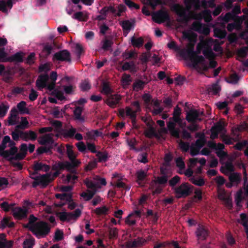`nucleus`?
Here are the masks:
<instances>
[{"mask_svg": "<svg viewBox=\"0 0 248 248\" xmlns=\"http://www.w3.org/2000/svg\"><path fill=\"white\" fill-rule=\"evenodd\" d=\"M201 48L199 47V45L197 46V50L194 51L193 46L190 48H188L185 50H183L181 52V56L185 60H190L192 66L196 67L198 64H201L202 68V70L205 71H207V67L204 62L205 61V58L202 55H198L201 53Z\"/></svg>", "mask_w": 248, "mask_h": 248, "instance_id": "obj_1", "label": "nucleus"}, {"mask_svg": "<svg viewBox=\"0 0 248 248\" xmlns=\"http://www.w3.org/2000/svg\"><path fill=\"white\" fill-rule=\"evenodd\" d=\"M80 163V161H63V170L66 169L70 172L66 175V179L65 180L67 183L74 185L75 181L78 180V176L76 175L77 170L75 168L78 167Z\"/></svg>", "mask_w": 248, "mask_h": 248, "instance_id": "obj_2", "label": "nucleus"}, {"mask_svg": "<svg viewBox=\"0 0 248 248\" xmlns=\"http://www.w3.org/2000/svg\"><path fill=\"white\" fill-rule=\"evenodd\" d=\"M29 230L38 238L44 237L47 235L51 230V226L46 222L41 221L36 222L31 227Z\"/></svg>", "mask_w": 248, "mask_h": 248, "instance_id": "obj_3", "label": "nucleus"}, {"mask_svg": "<svg viewBox=\"0 0 248 248\" xmlns=\"http://www.w3.org/2000/svg\"><path fill=\"white\" fill-rule=\"evenodd\" d=\"M37 171H34L31 173L30 177L34 181L31 184L32 187H36L40 186L42 188H45L52 181L51 175L48 173L42 175H37Z\"/></svg>", "mask_w": 248, "mask_h": 248, "instance_id": "obj_4", "label": "nucleus"}, {"mask_svg": "<svg viewBox=\"0 0 248 248\" xmlns=\"http://www.w3.org/2000/svg\"><path fill=\"white\" fill-rule=\"evenodd\" d=\"M11 136L13 140L16 141H18L20 139L25 141L29 140L34 141L37 138V134L32 130L24 131H12Z\"/></svg>", "mask_w": 248, "mask_h": 248, "instance_id": "obj_5", "label": "nucleus"}, {"mask_svg": "<svg viewBox=\"0 0 248 248\" xmlns=\"http://www.w3.org/2000/svg\"><path fill=\"white\" fill-rule=\"evenodd\" d=\"M190 9V6H187L186 8L179 3L172 4L170 7L171 11L176 13L177 15L181 17L179 21L183 23H187L189 21L190 18V15L191 13H190L189 14H187L186 11L189 10Z\"/></svg>", "mask_w": 248, "mask_h": 248, "instance_id": "obj_6", "label": "nucleus"}, {"mask_svg": "<svg viewBox=\"0 0 248 248\" xmlns=\"http://www.w3.org/2000/svg\"><path fill=\"white\" fill-rule=\"evenodd\" d=\"M192 186L187 183H182L179 186L175 187L174 193L177 199L186 198L192 192Z\"/></svg>", "mask_w": 248, "mask_h": 248, "instance_id": "obj_7", "label": "nucleus"}, {"mask_svg": "<svg viewBox=\"0 0 248 248\" xmlns=\"http://www.w3.org/2000/svg\"><path fill=\"white\" fill-rule=\"evenodd\" d=\"M182 122L183 120L180 118L175 122L170 121L167 123V127L171 137L176 139L180 138V130L179 128H176V124H180Z\"/></svg>", "mask_w": 248, "mask_h": 248, "instance_id": "obj_8", "label": "nucleus"}, {"mask_svg": "<svg viewBox=\"0 0 248 248\" xmlns=\"http://www.w3.org/2000/svg\"><path fill=\"white\" fill-rule=\"evenodd\" d=\"M152 19H153L154 22L160 24L170 20V16L167 11L160 10L154 13L153 15H152Z\"/></svg>", "mask_w": 248, "mask_h": 248, "instance_id": "obj_9", "label": "nucleus"}, {"mask_svg": "<svg viewBox=\"0 0 248 248\" xmlns=\"http://www.w3.org/2000/svg\"><path fill=\"white\" fill-rule=\"evenodd\" d=\"M47 213L56 214L59 220L62 221V203H54L52 206L47 205L45 209Z\"/></svg>", "mask_w": 248, "mask_h": 248, "instance_id": "obj_10", "label": "nucleus"}, {"mask_svg": "<svg viewBox=\"0 0 248 248\" xmlns=\"http://www.w3.org/2000/svg\"><path fill=\"white\" fill-rule=\"evenodd\" d=\"M200 116V110L191 109L186 113V120L187 122H201L202 119Z\"/></svg>", "mask_w": 248, "mask_h": 248, "instance_id": "obj_11", "label": "nucleus"}, {"mask_svg": "<svg viewBox=\"0 0 248 248\" xmlns=\"http://www.w3.org/2000/svg\"><path fill=\"white\" fill-rule=\"evenodd\" d=\"M81 215V211L79 208L76 209L73 212H66L63 210V222L76 221Z\"/></svg>", "mask_w": 248, "mask_h": 248, "instance_id": "obj_12", "label": "nucleus"}, {"mask_svg": "<svg viewBox=\"0 0 248 248\" xmlns=\"http://www.w3.org/2000/svg\"><path fill=\"white\" fill-rule=\"evenodd\" d=\"M121 100V96L118 94H112L108 95V97L106 100L105 102L110 107L114 108L119 103Z\"/></svg>", "mask_w": 248, "mask_h": 248, "instance_id": "obj_13", "label": "nucleus"}, {"mask_svg": "<svg viewBox=\"0 0 248 248\" xmlns=\"http://www.w3.org/2000/svg\"><path fill=\"white\" fill-rule=\"evenodd\" d=\"M48 79L49 77L46 73L40 75L38 76L36 81V86L38 90L41 91L43 88H46Z\"/></svg>", "mask_w": 248, "mask_h": 248, "instance_id": "obj_14", "label": "nucleus"}, {"mask_svg": "<svg viewBox=\"0 0 248 248\" xmlns=\"http://www.w3.org/2000/svg\"><path fill=\"white\" fill-rule=\"evenodd\" d=\"M28 151L27 145L25 143H22L20 146V152L17 153L11 159H14L15 161L22 160L24 159L27 155Z\"/></svg>", "mask_w": 248, "mask_h": 248, "instance_id": "obj_15", "label": "nucleus"}, {"mask_svg": "<svg viewBox=\"0 0 248 248\" xmlns=\"http://www.w3.org/2000/svg\"><path fill=\"white\" fill-rule=\"evenodd\" d=\"M28 211L21 207H16L13 210V216L16 219L21 220L27 217Z\"/></svg>", "mask_w": 248, "mask_h": 248, "instance_id": "obj_16", "label": "nucleus"}, {"mask_svg": "<svg viewBox=\"0 0 248 248\" xmlns=\"http://www.w3.org/2000/svg\"><path fill=\"white\" fill-rule=\"evenodd\" d=\"M0 76H2L3 81L8 83L12 78V73L10 70L5 69L4 64H0Z\"/></svg>", "mask_w": 248, "mask_h": 248, "instance_id": "obj_17", "label": "nucleus"}, {"mask_svg": "<svg viewBox=\"0 0 248 248\" xmlns=\"http://www.w3.org/2000/svg\"><path fill=\"white\" fill-rule=\"evenodd\" d=\"M18 148L17 147H14L10 148L9 150H5L3 152V157L5 158L8 161H11V160H15V159H11V158L14 157L18 153Z\"/></svg>", "mask_w": 248, "mask_h": 248, "instance_id": "obj_18", "label": "nucleus"}, {"mask_svg": "<svg viewBox=\"0 0 248 248\" xmlns=\"http://www.w3.org/2000/svg\"><path fill=\"white\" fill-rule=\"evenodd\" d=\"M53 129L57 132L56 137L61 138L62 136V123L58 120H52L50 121Z\"/></svg>", "mask_w": 248, "mask_h": 248, "instance_id": "obj_19", "label": "nucleus"}, {"mask_svg": "<svg viewBox=\"0 0 248 248\" xmlns=\"http://www.w3.org/2000/svg\"><path fill=\"white\" fill-rule=\"evenodd\" d=\"M33 170L34 171H43L47 172L50 170V166L44 164L42 162L36 161L34 162Z\"/></svg>", "mask_w": 248, "mask_h": 248, "instance_id": "obj_20", "label": "nucleus"}, {"mask_svg": "<svg viewBox=\"0 0 248 248\" xmlns=\"http://www.w3.org/2000/svg\"><path fill=\"white\" fill-rule=\"evenodd\" d=\"M54 141L50 134H46L40 138L38 143L42 145H52Z\"/></svg>", "mask_w": 248, "mask_h": 248, "instance_id": "obj_21", "label": "nucleus"}, {"mask_svg": "<svg viewBox=\"0 0 248 248\" xmlns=\"http://www.w3.org/2000/svg\"><path fill=\"white\" fill-rule=\"evenodd\" d=\"M197 236L202 240H205L208 235V231L205 227L201 226H199L196 231Z\"/></svg>", "mask_w": 248, "mask_h": 248, "instance_id": "obj_22", "label": "nucleus"}, {"mask_svg": "<svg viewBox=\"0 0 248 248\" xmlns=\"http://www.w3.org/2000/svg\"><path fill=\"white\" fill-rule=\"evenodd\" d=\"M76 133L77 129L73 128L72 126L69 129H63V138L72 139Z\"/></svg>", "mask_w": 248, "mask_h": 248, "instance_id": "obj_23", "label": "nucleus"}, {"mask_svg": "<svg viewBox=\"0 0 248 248\" xmlns=\"http://www.w3.org/2000/svg\"><path fill=\"white\" fill-rule=\"evenodd\" d=\"M29 123L26 117H21V122L20 124L16 125L15 130L13 131H23L22 130L25 129L28 127Z\"/></svg>", "mask_w": 248, "mask_h": 248, "instance_id": "obj_24", "label": "nucleus"}, {"mask_svg": "<svg viewBox=\"0 0 248 248\" xmlns=\"http://www.w3.org/2000/svg\"><path fill=\"white\" fill-rule=\"evenodd\" d=\"M26 106L27 103L25 101H21L17 104V108L21 114H29V110Z\"/></svg>", "mask_w": 248, "mask_h": 248, "instance_id": "obj_25", "label": "nucleus"}, {"mask_svg": "<svg viewBox=\"0 0 248 248\" xmlns=\"http://www.w3.org/2000/svg\"><path fill=\"white\" fill-rule=\"evenodd\" d=\"M12 6L13 3L12 0H7V1L0 0V11L3 13H7V7L11 9L12 8Z\"/></svg>", "mask_w": 248, "mask_h": 248, "instance_id": "obj_26", "label": "nucleus"}, {"mask_svg": "<svg viewBox=\"0 0 248 248\" xmlns=\"http://www.w3.org/2000/svg\"><path fill=\"white\" fill-rule=\"evenodd\" d=\"M122 56L125 60H136L138 54L133 50H125L122 54Z\"/></svg>", "mask_w": 248, "mask_h": 248, "instance_id": "obj_27", "label": "nucleus"}, {"mask_svg": "<svg viewBox=\"0 0 248 248\" xmlns=\"http://www.w3.org/2000/svg\"><path fill=\"white\" fill-rule=\"evenodd\" d=\"M73 17L80 22H86L89 16L87 14H84L82 12H78L74 14Z\"/></svg>", "mask_w": 248, "mask_h": 248, "instance_id": "obj_28", "label": "nucleus"}, {"mask_svg": "<svg viewBox=\"0 0 248 248\" xmlns=\"http://www.w3.org/2000/svg\"><path fill=\"white\" fill-rule=\"evenodd\" d=\"M147 176V173L142 170L137 171L136 173V182L139 185H141V182L144 181Z\"/></svg>", "mask_w": 248, "mask_h": 248, "instance_id": "obj_29", "label": "nucleus"}, {"mask_svg": "<svg viewBox=\"0 0 248 248\" xmlns=\"http://www.w3.org/2000/svg\"><path fill=\"white\" fill-rule=\"evenodd\" d=\"M15 224L14 222H10L9 218L8 217H3L1 221H0V228L4 229L6 227H14Z\"/></svg>", "mask_w": 248, "mask_h": 248, "instance_id": "obj_30", "label": "nucleus"}, {"mask_svg": "<svg viewBox=\"0 0 248 248\" xmlns=\"http://www.w3.org/2000/svg\"><path fill=\"white\" fill-rule=\"evenodd\" d=\"M143 38L141 37L137 38L135 36H133L131 38V44L135 47L140 48L143 45Z\"/></svg>", "mask_w": 248, "mask_h": 248, "instance_id": "obj_31", "label": "nucleus"}, {"mask_svg": "<svg viewBox=\"0 0 248 248\" xmlns=\"http://www.w3.org/2000/svg\"><path fill=\"white\" fill-rule=\"evenodd\" d=\"M66 146L67 148L66 154L67 157L69 158V160L70 161H78L77 159H76V155L75 154L74 152L73 151V146L69 144H67Z\"/></svg>", "mask_w": 248, "mask_h": 248, "instance_id": "obj_32", "label": "nucleus"}, {"mask_svg": "<svg viewBox=\"0 0 248 248\" xmlns=\"http://www.w3.org/2000/svg\"><path fill=\"white\" fill-rule=\"evenodd\" d=\"M84 183L87 187L91 189L90 190H96L100 187L98 184L93 183L92 180H89L88 178L84 180Z\"/></svg>", "mask_w": 248, "mask_h": 248, "instance_id": "obj_33", "label": "nucleus"}, {"mask_svg": "<svg viewBox=\"0 0 248 248\" xmlns=\"http://www.w3.org/2000/svg\"><path fill=\"white\" fill-rule=\"evenodd\" d=\"M240 217L241 220V223L245 228V232L248 239V217L246 213H241Z\"/></svg>", "mask_w": 248, "mask_h": 248, "instance_id": "obj_34", "label": "nucleus"}, {"mask_svg": "<svg viewBox=\"0 0 248 248\" xmlns=\"http://www.w3.org/2000/svg\"><path fill=\"white\" fill-rule=\"evenodd\" d=\"M96 190H87V192H83L80 194L85 201H88L93 199V196L96 193Z\"/></svg>", "mask_w": 248, "mask_h": 248, "instance_id": "obj_35", "label": "nucleus"}, {"mask_svg": "<svg viewBox=\"0 0 248 248\" xmlns=\"http://www.w3.org/2000/svg\"><path fill=\"white\" fill-rule=\"evenodd\" d=\"M221 90L220 87L217 83L213 84L211 87H208L207 92L210 95H216Z\"/></svg>", "mask_w": 248, "mask_h": 248, "instance_id": "obj_36", "label": "nucleus"}, {"mask_svg": "<svg viewBox=\"0 0 248 248\" xmlns=\"http://www.w3.org/2000/svg\"><path fill=\"white\" fill-rule=\"evenodd\" d=\"M96 155L98 157L97 161L99 162H105L108 160L109 157L108 154L107 152L98 151Z\"/></svg>", "mask_w": 248, "mask_h": 248, "instance_id": "obj_37", "label": "nucleus"}, {"mask_svg": "<svg viewBox=\"0 0 248 248\" xmlns=\"http://www.w3.org/2000/svg\"><path fill=\"white\" fill-rule=\"evenodd\" d=\"M229 180H230L231 183L238 185L241 181V175L238 173H232L229 176Z\"/></svg>", "mask_w": 248, "mask_h": 248, "instance_id": "obj_38", "label": "nucleus"}, {"mask_svg": "<svg viewBox=\"0 0 248 248\" xmlns=\"http://www.w3.org/2000/svg\"><path fill=\"white\" fill-rule=\"evenodd\" d=\"M23 56L21 52L16 53L10 56L9 62H23Z\"/></svg>", "mask_w": 248, "mask_h": 248, "instance_id": "obj_39", "label": "nucleus"}, {"mask_svg": "<svg viewBox=\"0 0 248 248\" xmlns=\"http://www.w3.org/2000/svg\"><path fill=\"white\" fill-rule=\"evenodd\" d=\"M52 170L55 171L53 173V176L54 177H56L60 175L62 170V161H60L58 163L54 164L52 166Z\"/></svg>", "mask_w": 248, "mask_h": 248, "instance_id": "obj_40", "label": "nucleus"}, {"mask_svg": "<svg viewBox=\"0 0 248 248\" xmlns=\"http://www.w3.org/2000/svg\"><path fill=\"white\" fill-rule=\"evenodd\" d=\"M147 125L149 126V129L145 131V137L147 138H151L156 136V134L155 128L150 125L149 123L147 124Z\"/></svg>", "mask_w": 248, "mask_h": 248, "instance_id": "obj_41", "label": "nucleus"}, {"mask_svg": "<svg viewBox=\"0 0 248 248\" xmlns=\"http://www.w3.org/2000/svg\"><path fill=\"white\" fill-rule=\"evenodd\" d=\"M121 25L124 30V34H125V36L126 34L130 31L132 24L129 20H124L121 22Z\"/></svg>", "mask_w": 248, "mask_h": 248, "instance_id": "obj_42", "label": "nucleus"}, {"mask_svg": "<svg viewBox=\"0 0 248 248\" xmlns=\"http://www.w3.org/2000/svg\"><path fill=\"white\" fill-rule=\"evenodd\" d=\"M191 28L193 31L201 33L203 29V25L200 21H194L192 23Z\"/></svg>", "mask_w": 248, "mask_h": 248, "instance_id": "obj_43", "label": "nucleus"}, {"mask_svg": "<svg viewBox=\"0 0 248 248\" xmlns=\"http://www.w3.org/2000/svg\"><path fill=\"white\" fill-rule=\"evenodd\" d=\"M83 109L82 108L80 107H77L76 109L74 110V115L76 120H78L80 122H84V119L81 115L82 114Z\"/></svg>", "mask_w": 248, "mask_h": 248, "instance_id": "obj_44", "label": "nucleus"}, {"mask_svg": "<svg viewBox=\"0 0 248 248\" xmlns=\"http://www.w3.org/2000/svg\"><path fill=\"white\" fill-rule=\"evenodd\" d=\"M168 182V176L164 175L161 176H157L155 180V184L161 185L165 186Z\"/></svg>", "mask_w": 248, "mask_h": 248, "instance_id": "obj_45", "label": "nucleus"}, {"mask_svg": "<svg viewBox=\"0 0 248 248\" xmlns=\"http://www.w3.org/2000/svg\"><path fill=\"white\" fill-rule=\"evenodd\" d=\"M123 71L130 70L131 71H135V64L134 61L125 62L122 66Z\"/></svg>", "mask_w": 248, "mask_h": 248, "instance_id": "obj_46", "label": "nucleus"}, {"mask_svg": "<svg viewBox=\"0 0 248 248\" xmlns=\"http://www.w3.org/2000/svg\"><path fill=\"white\" fill-rule=\"evenodd\" d=\"M10 57L5 51L3 47L0 48V62H6L9 61Z\"/></svg>", "mask_w": 248, "mask_h": 248, "instance_id": "obj_47", "label": "nucleus"}, {"mask_svg": "<svg viewBox=\"0 0 248 248\" xmlns=\"http://www.w3.org/2000/svg\"><path fill=\"white\" fill-rule=\"evenodd\" d=\"M145 82L140 80H138L134 82L133 84V88L134 91L137 92L143 89Z\"/></svg>", "mask_w": 248, "mask_h": 248, "instance_id": "obj_48", "label": "nucleus"}, {"mask_svg": "<svg viewBox=\"0 0 248 248\" xmlns=\"http://www.w3.org/2000/svg\"><path fill=\"white\" fill-rule=\"evenodd\" d=\"M190 124L187 125L186 129L188 130L191 133L195 132L199 130L200 129V127L199 126L198 124H197V122H188Z\"/></svg>", "mask_w": 248, "mask_h": 248, "instance_id": "obj_49", "label": "nucleus"}, {"mask_svg": "<svg viewBox=\"0 0 248 248\" xmlns=\"http://www.w3.org/2000/svg\"><path fill=\"white\" fill-rule=\"evenodd\" d=\"M113 92L111 88H110L108 82H103L102 92L105 95H108L111 94Z\"/></svg>", "mask_w": 248, "mask_h": 248, "instance_id": "obj_50", "label": "nucleus"}, {"mask_svg": "<svg viewBox=\"0 0 248 248\" xmlns=\"http://www.w3.org/2000/svg\"><path fill=\"white\" fill-rule=\"evenodd\" d=\"M108 211V207L104 206L101 207H97L94 209L93 212L98 216L102 215H105L107 214Z\"/></svg>", "mask_w": 248, "mask_h": 248, "instance_id": "obj_51", "label": "nucleus"}, {"mask_svg": "<svg viewBox=\"0 0 248 248\" xmlns=\"http://www.w3.org/2000/svg\"><path fill=\"white\" fill-rule=\"evenodd\" d=\"M214 33H215V37L220 39L225 38L227 34L226 31H222L220 29H215V30H214Z\"/></svg>", "mask_w": 248, "mask_h": 248, "instance_id": "obj_52", "label": "nucleus"}, {"mask_svg": "<svg viewBox=\"0 0 248 248\" xmlns=\"http://www.w3.org/2000/svg\"><path fill=\"white\" fill-rule=\"evenodd\" d=\"M75 86L72 84L63 85V93L67 94H72L74 92Z\"/></svg>", "mask_w": 248, "mask_h": 248, "instance_id": "obj_53", "label": "nucleus"}, {"mask_svg": "<svg viewBox=\"0 0 248 248\" xmlns=\"http://www.w3.org/2000/svg\"><path fill=\"white\" fill-rule=\"evenodd\" d=\"M79 87L83 92H86L90 89L91 84L88 80L85 79L80 84Z\"/></svg>", "mask_w": 248, "mask_h": 248, "instance_id": "obj_54", "label": "nucleus"}, {"mask_svg": "<svg viewBox=\"0 0 248 248\" xmlns=\"http://www.w3.org/2000/svg\"><path fill=\"white\" fill-rule=\"evenodd\" d=\"M248 52V47L247 46L242 47L239 49H238L237 55L238 57L244 58L247 56Z\"/></svg>", "mask_w": 248, "mask_h": 248, "instance_id": "obj_55", "label": "nucleus"}, {"mask_svg": "<svg viewBox=\"0 0 248 248\" xmlns=\"http://www.w3.org/2000/svg\"><path fill=\"white\" fill-rule=\"evenodd\" d=\"M246 129V125L241 124L238 125L237 127L235 128L234 129H232V134L234 136L239 138L240 134H238V132H242L243 130Z\"/></svg>", "mask_w": 248, "mask_h": 248, "instance_id": "obj_56", "label": "nucleus"}, {"mask_svg": "<svg viewBox=\"0 0 248 248\" xmlns=\"http://www.w3.org/2000/svg\"><path fill=\"white\" fill-rule=\"evenodd\" d=\"M223 130L222 125L220 123H217L215 125L213 126L211 129V132L214 133L219 134Z\"/></svg>", "mask_w": 248, "mask_h": 248, "instance_id": "obj_57", "label": "nucleus"}, {"mask_svg": "<svg viewBox=\"0 0 248 248\" xmlns=\"http://www.w3.org/2000/svg\"><path fill=\"white\" fill-rule=\"evenodd\" d=\"M236 15H234L233 14L228 12L226 13L224 16H220L222 17V20L223 22L225 23H228L231 20H233V18Z\"/></svg>", "mask_w": 248, "mask_h": 248, "instance_id": "obj_58", "label": "nucleus"}, {"mask_svg": "<svg viewBox=\"0 0 248 248\" xmlns=\"http://www.w3.org/2000/svg\"><path fill=\"white\" fill-rule=\"evenodd\" d=\"M190 181L193 184L200 186H202L204 185L205 184V180L202 178H200L198 179L192 178L190 179Z\"/></svg>", "mask_w": 248, "mask_h": 248, "instance_id": "obj_59", "label": "nucleus"}, {"mask_svg": "<svg viewBox=\"0 0 248 248\" xmlns=\"http://www.w3.org/2000/svg\"><path fill=\"white\" fill-rule=\"evenodd\" d=\"M180 182V177L178 175H175L169 181V184L170 187H173Z\"/></svg>", "mask_w": 248, "mask_h": 248, "instance_id": "obj_60", "label": "nucleus"}, {"mask_svg": "<svg viewBox=\"0 0 248 248\" xmlns=\"http://www.w3.org/2000/svg\"><path fill=\"white\" fill-rule=\"evenodd\" d=\"M72 194L71 193H63V206L66 204V203L72 202Z\"/></svg>", "mask_w": 248, "mask_h": 248, "instance_id": "obj_61", "label": "nucleus"}, {"mask_svg": "<svg viewBox=\"0 0 248 248\" xmlns=\"http://www.w3.org/2000/svg\"><path fill=\"white\" fill-rule=\"evenodd\" d=\"M50 70V65L48 63L42 64L38 67V72L40 73L45 72L46 73Z\"/></svg>", "mask_w": 248, "mask_h": 248, "instance_id": "obj_62", "label": "nucleus"}, {"mask_svg": "<svg viewBox=\"0 0 248 248\" xmlns=\"http://www.w3.org/2000/svg\"><path fill=\"white\" fill-rule=\"evenodd\" d=\"M187 129H183L181 131V136L180 135V138L184 139V140H190L191 138V135L190 132L187 131Z\"/></svg>", "mask_w": 248, "mask_h": 248, "instance_id": "obj_63", "label": "nucleus"}, {"mask_svg": "<svg viewBox=\"0 0 248 248\" xmlns=\"http://www.w3.org/2000/svg\"><path fill=\"white\" fill-rule=\"evenodd\" d=\"M13 244L12 240L0 241V248H11Z\"/></svg>", "mask_w": 248, "mask_h": 248, "instance_id": "obj_64", "label": "nucleus"}]
</instances>
